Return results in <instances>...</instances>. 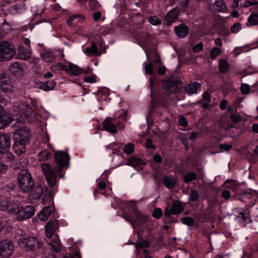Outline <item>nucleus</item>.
<instances>
[{"instance_id": "1", "label": "nucleus", "mask_w": 258, "mask_h": 258, "mask_svg": "<svg viewBox=\"0 0 258 258\" xmlns=\"http://www.w3.org/2000/svg\"><path fill=\"white\" fill-rule=\"evenodd\" d=\"M0 103L5 104V101L3 96L0 94ZM30 106L26 105L22 101L15 103L14 105V113L13 115L6 112L4 108L0 105V129L9 124L13 120L22 123L31 122L34 119L29 110Z\"/></svg>"}, {"instance_id": "2", "label": "nucleus", "mask_w": 258, "mask_h": 258, "mask_svg": "<svg viewBox=\"0 0 258 258\" xmlns=\"http://www.w3.org/2000/svg\"><path fill=\"white\" fill-rule=\"evenodd\" d=\"M69 155L65 152L59 151L55 154V164L53 169L47 163L42 164V170L45 174L46 179L50 186L55 185L57 178L56 172L60 171L64 167H68L69 162Z\"/></svg>"}, {"instance_id": "3", "label": "nucleus", "mask_w": 258, "mask_h": 258, "mask_svg": "<svg viewBox=\"0 0 258 258\" xmlns=\"http://www.w3.org/2000/svg\"><path fill=\"white\" fill-rule=\"evenodd\" d=\"M4 206L7 211L16 216L18 221H22L27 218H30L34 214V207L31 206L23 208L20 202L15 201H9L5 203Z\"/></svg>"}, {"instance_id": "4", "label": "nucleus", "mask_w": 258, "mask_h": 258, "mask_svg": "<svg viewBox=\"0 0 258 258\" xmlns=\"http://www.w3.org/2000/svg\"><path fill=\"white\" fill-rule=\"evenodd\" d=\"M30 137V132L27 127L23 126L15 131V142L13 148L16 154L21 155L26 151V146L29 142Z\"/></svg>"}, {"instance_id": "5", "label": "nucleus", "mask_w": 258, "mask_h": 258, "mask_svg": "<svg viewBox=\"0 0 258 258\" xmlns=\"http://www.w3.org/2000/svg\"><path fill=\"white\" fill-rule=\"evenodd\" d=\"M19 187L24 192L31 191L34 185V182L29 171L23 169L20 171L18 177Z\"/></svg>"}, {"instance_id": "6", "label": "nucleus", "mask_w": 258, "mask_h": 258, "mask_svg": "<svg viewBox=\"0 0 258 258\" xmlns=\"http://www.w3.org/2000/svg\"><path fill=\"white\" fill-rule=\"evenodd\" d=\"M15 53V47L12 44L5 41H0V61L10 60Z\"/></svg>"}, {"instance_id": "7", "label": "nucleus", "mask_w": 258, "mask_h": 258, "mask_svg": "<svg viewBox=\"0 0 258 258\" xmlns=\"http://www.w3.org/2000/svg\"><path fill=\"white\" fill-rule=\"evenodd\" d=\"M181 87V82L173 76L169 77L165 81L164 87L169 94L176 92Z\"/></svg>"}, {"instance_id": "8", "label": "nucleus", "mask_w": 258, "mask_h": 258, "mask_svg": "<svg viewBox=\"0 0 258 258\" xmlns=\"http://www.w3.org/2000/svg\"><path fill=\"white\" fill-rule=\"evenodd\" d=\"M59 227V224L58 221H49L46 225L45 226V233L46 236L47 238H53L50 242H58L60 241L57 235L54 234L55 231Z\"/></svg>"}, {"instance_id": "9", "label": "nucleus", "mask_w": 258, "mask_h": 258, "mask_svg": "<svg viewBox=\"0 0 258 258\" xmlns=\"http://www.w3.org/2000/svg\"><path fill=\"white\" fill-rule=\"evenodd\" d=\"M0 87L3 92L7 93L14 91V87L8 74L4 73L0 75Z\"/></svg>"}, {"instance_id": "10", "label": "nucleus", "mask_w": 258, "mask_h": 258, "mask_svg": "<svg viewBox=\"0 0 258 258\" xmlns=\"http://www.w3.org/2000/svg\"><path fill=\"white\" fill-rule=\"evenodd\" d=\"M14 249L13 243H0V255L4 258L11 256Z\"/></svg>"}, {"instance_id": "11", "label": "nucleus", "mask_w": 258, "mask_h": 258, "mask_svg": "<svg viewBox=\"0 0 258 258\" xmlns=\"http://www.w3.org/2000/svg\"><path fill=\"white\" fill-rule=\"evenodd\" d=\"M148 217L146 215H141L138 211L135 210L134 211V214L126 219L133 226L135 227V224L134 221H137L140 223H145L147 221Z\"/></svg>"}, {"instance_id": "12", "label": "nucleus", "mask_w": 258, "mask_h": 258, "mask_svg": "<svg viewBox=\"0 0 258 258\" xmlns=\"http://www.w3.org/2000/svg\"><path fill=\"white\" fill-rule=\"evenodd\" d=\"M183 211L182 206L178 203L174 202L170 209L167 208L165 210L164 215L169 217L172 215H178Z\"/></svg>"}, {"instance_id": "13", "label": "nucleus", "mask_w": 258, "mask_h": 258, "mask_svg": "<svg viewBox=\"0 0 258 258\" xmlns=\"http://www.w3.org/2000/svg\"><path fill=\"white\" fill-rule=\"evenodd\" d=\"M116 124V122L113 121L112 118L107 117L103 122V127L105 131L112 134H116L117 132Z\"/></svg>"}, {"instance_id": "14", "label": "nucleus", "mask_w": 258, "mask_h": 258, "mask_svg": "<svg viewBox=\"0 0 258 258\" xmlns=\"http://www.w3.org/2000/svg\"><path fill=\"white\" fill-rule=\"evenodd\" d=\"M60 51L52 52L50 51H45L41 54V58L45 62H52L54 60L59 54H61Z\"/></svg>"}, {"instance_id": "15", "label": "nucleus", "mask_w": 258, "mask_h": 258, "mask_svg": "<svg viewBox=\"0 0 258 258\" xmlns=\"http://www.w3.org/2000/svg\"><path fill=\"white\" fill-rule=\"evenodd\" d=\"M85 20L84 15L76 14L70 17L68 20L70 26L77 27Z\"/></svg>"}, {"instance_id": "16", "label": "nucleus", "mask_w": 258, "mask_h": 258, "mask_svg": "<svg viewBox=\"0 0 258 258\" xmlns=\"http://www.w3.org/2000/svg\"><path fill=\"white\" fill-rule=\"evenodd\" d=\"M31 55V50L23 46L18 48V53L17 57L19 59L27 60L30 58Z\"/></svg>"}, {"instance_id": "17", "label": "nucleus", "mask_w": 258, "mask_h": 258, "mask_svg": "<svg viewBox=\"0 0 258 258\" xmlns=\"http://www.w3.org/2000/svg\"><path fill=\"white\" fill-rule=\"evenodd\" d=\"M37 238L34 236L26 237L25 235L23 234V231L19 230L16 234L15 235V241L17 242H31L37 240Z\"/></svg>"}, {"instance_id": "18", "label": "nucleus", "mask_w": 258, "mask_h": 258, "mask_svg": "<svg viewBox=\"0 0 258 258\" xmlns=\"http://www.w3.org/2000/svg\"><path fill=\"white\" fill-rule=\"evenodd\" d=\"M178 14V12L177 10L170 11L165 16L164 23L168 25L171 24L177 18Z\"/></svg>"}, {"instance_id": "19", "label": "nucleus", "mask_w": 258, "mask_h": 258, "mask_svg": "<svg viewBox=\"0 0 258 258\" xmlns=\"http://www.w3.org/2000/svg\"><path fill=\"white\" fill-rule=\"evenodd\" d=\"M175 32L179 38H184L188 34V28L183 24L175 27Z\"/></svg>"}, {"instance_id": "20", "label": "nucleus", "mask_w": 258, "mask_h": 258, "mask_svg": "<svg viewBox=\"0 0 258 258\" xmlns=\"http://www.w3.org/2000/svg\"><path fill=\"white\" fill-rule=\"evenodd\" d=\"M52 209V207L50 206L43 208L38 215L39 220L43 221H46L51 215Z\"/></svg>"}, {"instance_id": "21", "label": "nucleus", "mask_w": 258, "mask_h": 258, "mask_svg": "<svg viewBox=\"0 0 258 258\" xmlns=\"http://www.w3.org/2000/svg\"><path fill=\"white\" fill-rule=\"evenodd\" d=\"M10 138L7 134H0V147L4 148L6 147V150L9 151L10 149Z\"/></svg>"}, {"instance_id": "22", "label": "nucleus", "mask_w": 258, "mask_h": 258, "mask_svg": "<svg viewBox=\"0 0 258 258\" xmlns=\"http://www.w3.org/2000/svg\"><path fill=\"white\" fill-rule=\"evenodd\" d=\"M211 9L214 12H224L226 10V7L223 0H217L212 6Z\"/></svg>"}, {"instance_id": "23", "label": "nucleus", "mask_w": 258, "mask_h": 258, "mask_svg": "<svg viewBox=\"0 0 258 258\" xmlns=\"http://www.w3.org/2000/svg\"><path fill=\"white\" fill-rule=\"evenodd\" d=\"M200 86V85L198 83H190L185 86L184 91L186 93L189 95L195 94L198 92V89Z\"/></svg>"}, {"instance_id": "24", "label": "nucleus", "mask_w": 258, "mask_h": 258, "mask_svg": "<svg viewBox=\"0 0 258 258\" xmlns=\"http://www.w3.org/2000/svg\"><path fill=\"white\" fill-rule=\"evenodd\" d=\"M84 53L88 56L100 55L98 51L97 45L94 42L92 43L90 47L86 49L84 51Z\"/></svg>"}, {"instance_id": "25", "label": "nucleus", "mask_w": 258, "mask_h": 258, "mask_svg": "<svg viewBox=\"0 0 258 258\" xmlns=\"http://www.w3.org/2000/svg\"><path fill=\"white\" fill-rule=\"evenodd\" d=\"M69 69L70 73L74 76H78L83 73H87L86 72H83L81 68L72 63H69Z\"/></svg>"}, {"instance_id": "26", "label": "nucleus", "mask_w": 258, "mask_h": 258, "mask_svg": "<svg viewBox=\"0 0 258 258\" xmlns=\"http://www.w3.org/2000/svg\"><path fill=\"white\" fill-rule=\"evenodd\" d=\"M246 25L250 26L258 25V14L256 13L251 14L247 19Z\"/></svg>"}, {"instance_id": "27", "label": "nucleus", "mask_w": 258, "mask_h": 258, "mask_svg": "<svg viewBox=\"0 0 258 258\" xmlns=\"http://www.w3.org/2000/svg\"><path fill=\"white\" fill-rule=\"evenodd\" d=\"M10 70L14 75L19 76L22 74V67L19 63L15 62L10 66Z\"/></svg>"}, {"instance_id": "28", "label": "nucleus", "mask_w": 258, "mask_h": 258, "mask_svg": "<svg viewBox=\"0 0 258 258\" xmlns=\"http://www.w3.org/2000/svg\"><path fill=\"white\" fill-rule=\"evenodd\" d=\"M227 188L231 189L233 191H236L239 189L240 184L236 181L231 179H227L224 182Z\"/></svg>"}, {"instance_id": "29", "label": "nucleus", "mask_w": 258, "mask_h": 258, "mask_svg": "<svg viewBox=\"0 0 258 258\" xmlns=\"http://www.w3.org/2000/svg\"><path fill=\"white\" fill-rule=\"evenodd\" d=\"M219 70L222 73H225L228 72L229 69V64L227 61L225 59H221L219 61Z\"/></svg>"}, {"instance_id": "30", "label": "nucleus", "mask_w": 258, "mask_h": 258, "mask_svg": "<svg viewBox=\"0 0 258 258\" xmlns=\"http://www.w3.org/2000/svg\"><path fill=\"white\" fill-rule=\"evenodd\" d=\"M163 182L166 187L172 188L174 186L175 180L172 177L166 176L163 179Z\"/></svg>"}, {"instance_id": "31", "label": "nucleus", "mask_w": 258, "mask_h": 258, "mask_svg": "<svg viewBox=\"0 0 258 258\" xmlns=\"http://www.w3.org/2000/svg\"><path fill=\"white\" fill-rule=\"evenodd\" d=\"M144 164V162L143 160L137 157H133L128 161V165L134 167Z\"/></svg>"}, {"instance_id": "32", "label": "nucleus", "mask_w": 258, "mask_h": 258, "mask_svg": "<svg viewBox=\"0 0 258 258\" xmlns=\"http://www.w3.org/2000/svg\"><path fill=\"white\" fill-rule=\"evenodd\" d=\"M197 177V174L194 172H189L187 173L184 176L183 181L187 183L190 181L195 180Z\"/></svg>"}, {"instance_id": "33", "label": "nucleus", "mask_w": 258, "mask_h": 258, "mask_svg": "<svg viewBox=\"0 0 258 258\" xmlns=\"http://www.w3.org/2000/svg\"><path fill=\"white\" fill-rule=\"evenodd\" d=\"M135 145L132 143H127L123 148V151L126 155H130L134 152Z\"/></svg>"}, {"instance_id": "34", "label": "nucleus", "mask_w": 258, "mask_h": 258, "mask_svg": "<svg viewBox=\"0 0 258 258\" xmlns=\"http://www.w3.org/2000/svg\"><path fill=\"white\" fill-rule=\"evenodd\" d=\"M51 157V154L46 150L40 152L38 155V159L40 161H45L49 159Z\"/></svg>"}, {"instance_id": "35", "label": "nucleus", "mask_w": 258, "mask_h": 258, "mask_svg": "<svg viewBox=\"0 0 258 258\" xmlns=\"http://www.w3.org/2000/svg\"><path fill=\"white\" fill-rule=\"evenodd\" d=\"M220 48L217 47L213 48L210 51V57L214 59L216 58L221 53Z\"/></svg>"}, {"instance_id": "36", "label": "nucleus", "mask_w": 258, "mask_h": 258, "mask_svg": "<svg viewBox=\"0 0 258 258\" xmlns=\"http://www.w3.org/2000/svg\"><path fill=\"white\" fill-rule=\"evenodd\" d=\"M21 247L28 251L34 250L36 247L35 245L31 243L30 244L28 243H21Z\"/></svg>"}, {"instance_id": "37", "label": "nucleus", "mask_w": 258, "mask_h": 258, "mask_svg": "<svg viewBox=\"0 0 258 258\" xmlns=\"http://www.w3.org/2000/svg\"><path fill=\"white\" fill-rule=\"evenodd\" d=\"M51 69L53 71L63 70L67 71L68 67L66 65L58 63L53 64L51 67Z\"/></svg>"}, {"instance_id": "38", "label": "nucleus", "mask_w": 258, "mask_h": 258, "mask_svg": "<svg viewBox=\"0 0 258 258\" xmlns=\"http://www.w3.org/2000/svg\"><path fill=\"white\" fill-rule=\"evenodd\" d=\"M148 21L153 25H158L161 24V20L156 16H150L148 18Z\"/></svg>"}, {"instance_id": "39", "label": "nucleus", "mask_w": 258, "mask_h": 258, "mask_svg": "<svg viewBox=\"0 0 258 258\" xmlns=\"http://www.w3.org/2000/svg\"><path fill=\"white\" fill-rule=\"evenodd\" d=\"M200 196L198 192L196 190H191L189 194V200L193 202L197 201L199 199Z\"/></svg>"}, {"instance_id": "40", "label": "nucleus", "mask_w": 258, "mask_h": 258, "mask_svg": "<svg viewBox=\"0 0 258 258\" xmlns=\"http://www.w3.org/2000/svg\"><path fill=\"white\" fill-rule=\"evenodd\" d=\"M48 244L56 253H59L61 251V243H48Z\"/></svg>"}, {"instance_id": "41", "label": "nucleus", "mask_w": 258, "mask_h": 258, "mask_svg": "<svg viewBox=\"0 0 258 258\" xmlns=\"http://www.w3.org/2000/svg\"><path fill=\"white\" fill-rule=\"evenodd\" d=\"M257 5H258V2L256 0H245L244 3L241 4V6L245 8Z\"/></svg>"}, {"instance_id": "42", "label": "nucleus", "mask_w": 258, "mask_h": 258, "mask_svg": "<svg viewBox=\"0 0 258 258\" xmlns=\"http://www.w3.org/2000/svg\"><path fill=\"white\" fill-rule=\"evenodd\" d=\"M240 217L242 220V222L244 223H248L250 222V220L248 218V214L247 212H244L243 213L241 212L240 213Z\"/></svg>"}, {"instance_id": "43", "label": "nucleus", "mask_w": 258, "mask_h": 258, "mask_svg": "<svg viewBox=\"0 0 258 258\" xmlns=\"http://www.w3.org/2000/svg\"><path fill=\"white\" fill-rule=\"evenodd\" d=\"M146 73L151 75L153 73V66L152 63H148L145 66Z\"/></svg>"}, {"instance_id": "44", "label": "nucleus", "mask_w": 258, "mask_h": 258, "mask_svg": "<svg viewBox=\"0 0 258 258\" xmlns=\"http://www.w3.org/2000/svg\"><path fill=\"white\" fill-rule=\"evenodd\" d=\"M153 216L156 219H159L162 215V211L160 208H156L153 212Z\"/></svg>"}, {"instance_id": "45", "label": "nucleus", "mask_w": 258, "mask_h": 258, "mask_svg": "<svg viewBox=\"0 0 258 258\" xmlns=\"http://www.w3.org/2000/svg\"><path fill=\"white\" fill-rule=\"evenodd\" d=\"M240 90L242 94H248L250 91V87L246 84H242L240 87Z\"/></svg>"}, {"instance_id": "46", "label": "nucleus", "mask_w": 258, "mask_h": 258, "mask_svg": "<svg viewBox=\"0 0 258 258\" xmlns=\"http://www.w3.org/2000/svg\"><path fill=\"white\" fill-rule=\"evenodd\" d=\"M182 222L184 224L191 226L194 224V220L190 217H184L182 219Z\"/></svg>"}, {"instance_id": "47", "label": "nucleus", "mask_w": 258, "mask_h": 258, "mask_svg": "<svg viewBox=\"0 0 258 258\" xmlns=\"http://www.w3.org/2000/svg\"><path fill=\"white\" fill-rule=\"evenodd\" d=\"M203 49V44L202 42H200L197 45L192 47V51L194 52H199Z\"/></svg>"}, {"instance_id": "48", "label": "nucleus", "mask_w": 258, "mask_h": 258, "mask_svg": "<svg viewBox=\"0 0 258 258\" xmlns=\"http://www.w3.org/2000/svg\"><path fill=\"white\" fill-rule=\"evenodd\" d=\"M84 81L85 82L89 83H93L96 82V76L93 75L91 76L86 77L84 78Z\"/></svg>"}, {"instance_id": "49", "label": "nucleus", "mask_w": 258, "mask_h": 258, "mask_svg": "<svg viewBox=\"0 0 258 258\" xmlns=\"http://www.w3.org/2000/svg\"><path fill=\"white\" fill-rule=\"evenodd\" d=\"M221 197L226 200H228L231 199V194L229 191L227 190H224L221 192Z\"/></svg>"}, {"instance_id": "50", "label": "nucleus", "mask_w": 258, "mask_h": 258, "mask_svg": "<svg viewBox=\"0 0 258 258\" xmlns=\"http://www.w3.org/2000/svg\"><path fill=\"white\" fill-rule=\"evenodd\" d=\"M241 29L240 24L239 23H235L231 27V31L232 33H235L239 32Z\"/></svg>"}, {"instance_id": "51", "label": "nucleus", "mask_w": 258, "mask_h": 258, "mask_svg": "<svg viewBox=\"0 0 258 258\" xmlns=\"http://www.w3.org/2000/svg\"><path fill=\"white\" fill-rule=\"evenodd\" d=\"M64 258H81V255L78 252H75L73 254L71 253H66Z\"/></svg>"}, {"instance_id": "52", "label": "nucleus", "mask_w": 258, "mask_h": 258, "mask_svg": "<svg viewBox=\"0 0 258 258\" xmlns=\"http://www.w3.org/2000/svg\"><path fill=\"white\" fill-rule=\"evenodd\" d=\"M48 91L51 90L55 86L56 83L54 80H50L46 82Z\"/></svg>"}, {"instance_id": "53", "label": "nucleus", "mask_w": 258, "mask_h": 258, "mask_svg": "<svg viewBox=\"0 0 258 258\" xmlns=\"http://www.w3.org/2000/svg\"><path fill=\"white\" fill-rule=\"evenodd\" d=\"M219 148L222 151H227L230 150L231 149L232 145L227 144H221L219 145Z\"/></svg>"}, {"instance_id": "54", "label": "nucleus", "mask_w": 258, "mask_h": 258, "mask_svg": "<svg viewBox=\"0 0 258 258\" xmlns=\"http://www.w3.org/2000/svg\"><path fill=\"white\" fill-rule=\"evenodd\" d=\"M89 5L92 9L98 8L99 5L96 0H89Z\"/></svg>"}, {"instance_id": "55", "label": "nucleus", "mask_w": 258, "mask_h": 258, "mask_svg": "<svg viewBox=\"0 0 258 258\" xmlns=\"http://www.w3.org/2000/svg\"><path fill=\"white\" fill-rule=\"evenodd\" d=\"M200 133L195 131L192 132L189 136V139L191 141H194L198 137Z\"/></svg>"}, {"instance_id": "56", "label": "nucleus", "mask_w": 258, "mask_h": 258, "mask_svg": "<svg viewBox=\"0 0 258 258\" xmlns=\"http://www.w3.org/2000/svg\"><path fill=\"white\" fill-rule=\"evenodd\" d=\"M179 122L180 125L182 126H185L187 125V122L186 118L183 116H180L179 117Z\"/></svg>"}, {"instance_id": "57", "label": "nucleus", "mask_w": 258, "mask_h": 258, "mask_svg": "<svg viewBox=\"0 0 258 258\" xmlns=\"http://www.w3.org/2000/svg\"><path fill=\"white\" fill-rule=\"evenodd\" d=\"M9 151L6 150V147L2 148L0 147V159H3L5 154L8 153Z\"/></svg>"}, {"instance_id": "58", "label": "nucleus", "mask_w": 258, "mask_h": 258, "mask_svg": "<svg viewBox=\"0 0 258 258\" xmlns=\"http://www.w3.org/2000/svg\"><path fill=\"white\" fill-rule=\"evenodd\" d=\"M101 16V13L100 12H96L93 14V19L95 21L100 20Z\"/></svg>"}, {"instance_id": "59", "label": "nucleus", "mask_w": 258, "mask_h": 258, "mask_svg": "<svg viewBox=\"0 0 258 258\" xmlns=\"http://www.w3.org/2000/svg\"><path fill=\"white\" fill-rule=\"evenodd\" d=\"M149 243H143V242H142V243H137L136 245V246L137 248H142V247H148L149 246V245H150Z\"/></svg>"}, {"instance_id": "60", "label": "nucleus", "mask_w": 258, "mask_h": 258, "mask_svg": "<svg viewBox=\"0 0 258 258\" xmlns=\"http://www.w3.org/2000/svg\"><path fill=\"white\" fill-rule=\"evenodd\" d=\"M227 105V101L225 100H222L220 104V107L222 110L226 109Z\"/></svg>"}, {"instance_id": "61", "label": "nucleus", "mask_w": 258, "mask_h": 258, "mask_svg": "<svg viewBox=\"0 0 258 258\" xmlns=\"http://www.w3.org/2000/svg\"><path fill=\"white\" fill-rule=\"evenodd\" d=\"M146 147L148 149H153L154 146L152 144V141L150 139H148L146 141Z\"/></svg>"}, {"instance_id": "62", "label": "nucleus", "mask_w": 258, "mask_h": 258, "mask_svg": "<svg viewBox=\"0 0 258 258\" xmlns=\"http://www.w3.org/2000/svg\"><path fill=\"white\" fill-rule=\"evenodd\" d=\"M154 160L157 163H160L162 161V157L158 154H155L153 156Z\"/></svg>"}, {"instance_id": "63", "label": "nucleus", "mask_w": 258, "mask_h": 258, "mask_svg": "<svg viewBox=\"0 0 258 258\" xmlns=\"http://www.w3.org/2000/svg\"><path fill=\"white\" fill-rule=\"evenodd\" d=\"M158 73L160 75H163L165 73V68L164 66L159 67Z\"/></svg>"}, {"instance_id": "64", "label": "nucleus", "mask_w": 258, "mask_h": 258, "mask_svg": "<svg viewBox=\"0 0 258 258\" xmlns=\"http://www.w3.org/2000/svg\"><path fill=\"white\" fill-rule=\"evenodd\" d=\"M252 128L255 133H258V123H253L252 126Z\"/></svg>"}]
</instances>
